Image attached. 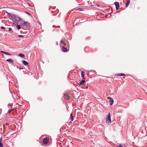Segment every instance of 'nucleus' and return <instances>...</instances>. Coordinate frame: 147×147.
I'll return each mask as SVG.
<instances>
[{
  "label": "nucleus",
  "instance_id": "f257e3e1",
  "mask_svg": "<svg viewBox=\"0 0 147 147\" xmlns=\"http://www.w3.org/2000/svg\"><path fill=\"white\" fill-rule=\"evenodd\" d=\"M9 17L11 18L12 20L14 22H17L18 21H20L21 22H23V20L20 18H19L18 17H15V18H14L12 16V15L11 14H9Z\"/></svg>",
  "mask_w": 147,
  "mask_h": 147
},
{
  "label": "nucleus",
  "instance_id": "dca6fc26",
  "mask_svg": "<svg viewBox=\"0 0 147 147\" xmlns=\"http://www.w3.org/2000/svg\"><path fill=\"white\" fill-rule=\"evenodd\" d=\"M117 76H124L125 75L123 74H119L117 75Z\"/></svg>",
  "mask_w": 147,
  "mask_h": 147
},
{
  "label": "nucleus",
  "instance_id": "7c9ffc66",
  "mask_svg": "<svg viewBox=\"0 0 147 147\" xmlns=\"http://www.w3.org/2000/svg\"><path fill=\"white\" fill-rule=\"evenodd\" d=\"M58 28H59L60 27V26H58L57 27Z\"/></svg>",
  "mask_w": 147,
  "mask_h": 147
},
{
  "label": "nucleus",
  "instance_id": "9b49d317",
  "mask_svg": "<svg viewBox=\"0 0 147 147\" xmlns=\"http://www.w3.org/2000/svg\"><path fill=\"white\" fill-rule=\"evenodd\" d=\"M85 82V81L82 80V81L80 82L79 84L80 85H82L83 84H84Z\"/></svg>",
  "mask_w": 147,
  "mask_h": 147
},
{
  "label": "nucleus",
  "instance_id": "5701e85b",
  "mask_svg": "<svg viewBox=\"0 0 147 147\" xmlns=\"http://www.w3.org/2000/svg\"><path fill=\"white\" fill-rule=\"evenodd\" d=\"M18 36L20 37H24V36L22 35H19Z\"/></svg>",
  "mask_w": 147,
  "mask_h": 147
},
{
  "label": "nucleus",
  "instance_id": "f8f14e48",
  "mask_svg": "<svg viewBox=\"0 0 147 147\" xmlns=\"http://www.w3.org/2000/svg\"><path fill=\"white\" fill-rule=\"evenodd\" d=\"M81 76L82 77V78H83V79H84V71H82L81 72Z\"/></svg>",
  "mask_w": 147,
  "mask_h": 147
},
{
  "label": "nucleus",
  "instance_id": "412c9836",
  "mask_svg": "<svg viewBox=\"0 0 147 147\" xmlns=\"http://www.w3.org/2000/svg\"><path fill=\"white\" fill-rule=\"evenodd\" d=\"M13 111V109H9L8 111V113L9 114Z\"/></svg>",
  "mask_w": 147,
  "mask_h": 147
},
{
  "label": "nucleus",
  "instance_id": "393cba45",
  "mask_svg": "<svg viewBox=\"0 0 147 147\" xmlns=\"http://www.w3.org/2000/svg\"><path fill=\"white\" fill-rule=\"evenodd\" d=\"M1 28L2 29H5V27H3V26L1 27Z\"/></svg>",
  "mask_w": 147,
  "mask_h": 147
},
{
  "label": "nucleus",
  "instance_id": "6e6552de",
  "mask_svg": "<svg viewBox=\"0 0 147 147\" xmlns=\"http://www.w3.org/2000/svg\"><path fill=\"white\" fill-rule=\"evenodd\" d=\"M130 0H127V3H126L125 7H127L129 4L130 2Z\"/></svg>",
  "mask_w": 147,
  "mask_h": 147
},
{
  "label": "nucleus",
  "instance_id": "c85d7f7f",
  "mask_svg": "<svg viewBox=\"0 0 147 147\" xmlns=\"http://www.w3.org/2000/svg\"><path fill=\"white\" fill-rule=\"evenodd\" d=\"M6 125H9V124L8 123H6Z\"/></svg>",
  "mask_w": 147,
  "mask_h": 147
},
{
  "label": "nucleus",
  "instance_id": "1a4fd4ad",
  "mask_svg": "<svg viewBox=\"0 0 147 147\" xmlns=\"http://www.w3.org/2000/svg\"><path fill=\"white\" fill-rule=\"evenodd\" d=\"M22 62L23 63V64L25 65H28V63L25 61L23 60L22 61Z\"/></svg>",
  "mask_w": 147,
  "mask_h": 147
},
{
  "label": "nucleus",
  "instance_id": "4be33fe9",
  "mask_svg": "<svg viewBox=\"0 0 147 147\" xmlns=\"http://www.w3.org/2000/svg\"><path fill=\"white\" fill-rule=\"evenodd\" d=\"M0 147H3V144L1 143H0Z\"/></svg>",
  "mask_w": 147,
  "mask_h": 147
},
{
  "label": "nucleus",
  "instance_id": "423d86ee",
  "mask_svg": "<svg viewBox=\"0 0 147 147\" xmlns=\"http://www.w3.org/2000/svg\"><path fill=\"white\" fill-rule=\"evenodd\" d=\"M114 4L116 6V9H118L119 8V4L118 2H116L114 3Z\"/></svg>",
  "mask_w": 147,
  "mask_h": 147
},
{
  "label": "nucleus",
  "instance_id": "39448f33",
  "mask_svg": "<svg viewBox=\"0 0 147 147\" xmlns=\"http://www.w3.org/2000/svg\"><path fill=\"white\" fill-rule=\"evenodd\" d=\"M64 96V98L66 100H68L70 98V96L68 94H65Z\"/></svg>",
  "mask_w": 147,
  "mask_h": 147
},
{
  "label": "nucleus",
  "instance_id": "aec40b11",
  "mask_svg": "<svg viewBox=\"0 0 147 147\" xmlns=\"http://www.w3.org/2000/svg\"><path fill=\"white\" fill-rule=\"evenodd\" d=\"M16 26L17 27V28H18V29L19 30V29H20L21 28L20 26V25H16Z\"/></svg>",
  "mask_w": 147,
  "mask_h": 147
},
{
  "label": "nucleus",
  "instance_id": "20e7f679",
  "mask_svg": "<svg viewBox=\"0 0 147 147\" xmlns=\"http://www.w3.org/2000/svg\"><path fill=\"white\" fill-rule=\"evenodd\" d=\"M49 140V138H46L43 139V143L45 144H48Z\"/></svg>",
  "mask_w": 147,
  "mask_h": 147
},
{
  "label": "nucleus",
  "instance_id": "4468645a",
  "mask_svg": "<svg viewBox=\"0 0 147 147\" xmlns=\"http://www.w3.org/2000/svg\"><path fill=\"white\" fill-rule=\"evenodd\" d=\"M70 120L71 121H73L74 119V117L72 116V114H71L70 115Z\"/></svg>",
  "mask_w": 147,
  "mask_h": 147
},
{
  "label": "nucleus",
  "instance_id": "ddd939ff",
  "mask_svg": "<svg viewBox=\"0 0 147 147\" xmlns=\"http://www.w3.org/2000/svg\"><path fill=\"white\" fill-rule=\"evenodd\" d=\"M6 61L13 63V60L11 59H7L6 60Z\"/></svg>",
  "mask_w": 147,
  "mask_h": 147
},
{
  "label": "nucleus",
  "instance_id": "2eb2a0df",
  "mask_svg": "<svg viewBox=\"0 0 147 147\" xmlns=\"http://www.w3.org/2000/svg\"><path fill=\"white\" fill-rule=\"evenodd\" d=\"M61 42L62 44H63L64 46H65L66 45V43L63 40H61Z\"/></svg>",
  "mask_w": 147,
  "mask_h": 147
},
{
  "label": "nucleus",
  "instance_id": "2f4dec72",
  "mask_svg": "<svg viewBox=\"0 0 147 147\" xmlns=\"http://www.w3.org/2000/svg\"><path fill=\"white\" fill-rule=\"evenodd\" d=\"M26 13H28V14H29L28 12H27Z\"/></svg>",
  "mask_w": 147,
  "mask_h": 147
},
{
  "label": "nucleus",
  "instance_id": "cd10ccee",
  "mask_svg": "<svg viewBox=\"0 0 147 147\" xmlns=\"http://www.w3.org/2000/svg\"><path fill=\"white\" fill-rule=\"evenodd\" d=\"M19 69H23V68H21V67H19Z\"/></svg>",
  "mask_w": 147,
  "mask_h": 147
},
{
  "label": "nucleus",
  "instance_id": "a211bd4d",
  "mask_svg": "<svg viewBox=\"0 0 147 147\" xmlns=\"http://www.w3.org/2000/svg\"><path fill=\"white\" fill-rule=\"evenodd\" d=\"M19 56L21 57H25V55L24 54L21 53L19 54Z\"/></svg>",
  "mask_w": 147,
  "mask_h": 147
},
{
  "label": "nucleus",
  "instance_id": "b1692460",
  "mask_svg": "<svg viewBox=\"0 0 147 147\" xmlns=\"http://www.w3.org/2000/svg\"><path fill=\"white\" fill-rule=\"evenodd\" d=\"M118 147H123V146L120 144L118 146Z\"/></svg>",
  "mask_w": 147,
  "mask_h": 147
},
{
  "label": "nucleus",
  "instance_id": "c756f323",
  "mask_svg": "<svg viewBox=\"0 0 147 147\" xmlns=\"http://www.w3.org/2000/svg\"><path fill=\"white\" fill-rule=\"evenodd\" d=\"M86 89H87L88 88V86H87L86 87Z\"/></svg>",
  "mask_w": 147,
  "mask_h": 147
},
{
  "label": "nucleus",
  "instance_id": "a878e982",
  "mask_svg": "<svg viewBox=\"0 0 147 147\" xmlns=\"http://www.w3.org/2000/svg\"><path fill=\"white\" fill-rule=\"evenodd\" d=\"M2 141V139L1 138H0V143H1V142Z\"/></svg>",
  "mask_w": 147,
  "mask_h": 147
},
{
  "label": "nucleus",
  "instance_id": "f03ea898",
  "mask_svg": "<svg viewBox=\"0 0 147 147\" xmlns=\"http://www.w3.org/2000/svg\"><path fill=\"white\" fill-rule=\"evenodd\" d=\"M106 122L107 124H110L111 123V114L110 113H108V114L106 118Z\"/></svg>",
  "mask_w": 147,
  "mask_h": 147
},
{
  "label": "nucleus",
  "instance_id": "bb28decb",
  "mask_svg": "<svg viewBox=\"0 0 147 147\" xmlns=\"http://www.w3.org/2000/svg\"><path fill=\"white\" fill-rule=\"evenodd\" d=\"M11 30V28H9V31H10Z\"/></svg>",
  "mask_w": 147,
  "mask_h": 147
},
{
  "label": "nucleus",
  "instance_id": "f3484780",
  "mask_svg": "<svg viewBox=\"0 0 147 147\" xmlns=\"http://www.w3.org/2000/svg\"><path fill=\"white\" fill-rule=\"evenodd\" d=\"M21 25H23V26H26V22L24 21H23V22L21 24Z\"/></svg>",
  "mask_w": 147,
  "mask_h": 147
},
{
  "label": "nucleus",
  "instance_id": "6ab92c4d",
  "mask_svg": "<svg viewBox=\"0 0 147 147\" xmlns=\"http://www.w3.org/2000/svg\"><path fill=\"white\" fill-rule=\"evenodd\" d=\"M77 10L78 11H83V9L82 8H79Z\"/></svg>",
  "mask_w": 147,
  "mask_h": 147
},
{
  "label": "nucleus",
  "instance_id": "9d476101",
  "mask_svg": "<svg viewBox=\"0 0 147 147\" xmlns=\"http://www.w3.org/2000/svg\"><path fill=\"white\" fill-rule=\"evenodd\" d=\"M1 52H2L3 53H4L5 54L7 55H11V54L9 53L5 52L4 51H0Z\"/></svg>",
  "mask_w": 147,
  "mask_h": 147
},
{
  "label": "nucleus",
  "instance_id": "7ed1b4c3",
  "mask_svg": "<svg viewBox=\"0 0 147 147\" xmlns=\"http://www.w3.org/2000/svg\"><path fill=\"white\" fill-rule=\"evenodd\" d=\"M109 100V104L110 105H112L114 102L113 99L111 97H109L107 98Z\"/></svg>",
  "mask_w": 147,
  "mask_h": 147
},
{
  "label": "nucleus",
  "instance_id": "0eeeda50",
  "mask_svg": "<svg viewBox=\"0 0 147 147\" xmlns=\"http://www.w3.org/2000/svg\"><path fill=\"white\" fill-rule=\"evenodd\" d=\"M62 50L64 52H66L68 51L67 49L64 46L62 47Z\"/></svg>",
  "mask_w": 147,
  "mask_h": 147
}]
</instances>
